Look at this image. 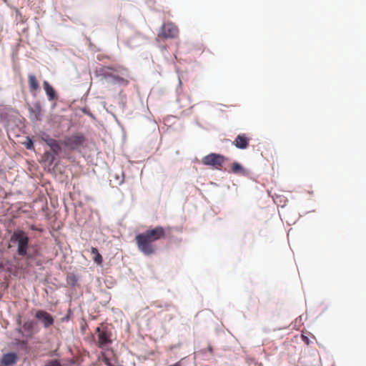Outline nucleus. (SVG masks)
I'll use <instances>...</instances> for the list:
<instances>
[{
    "label": "nucleus",
    "instance_id": "f257e3e1",
    "mask_svg": "<svg viewBox=\"0 0 366 366\" xmlns=\"http://www.w3.org/2000/svg\"><path fill=\"white\" fill-rule=\"evenodd\" d=\"M166 237V230L162 226H157L135 237V242L138 249L146 256H150L155 253L157 247L156 241Z\"/></svg>",
    "mask_w": 366,
    "mask_h": 366
},
{
    "label": "nucleus",
    "instance_id": "f03ea898",
    "mask_svg": "<svg viewBox=\"0 0 366 366\" xmlns=\"http://www.w3.org/2000/svg\"><path fill=\"white\" fill-rule=\"evenodd\" d=\"M98 75L102 79L110 82L112 84H119L124 86H127L129 83V72L127 68L118 66H104L99 69Z\"/></svg>",
    "mask_w": 366,
    "mask_h": 366
},
{
    "label": "nucleus",
    "instance_id": "7ed1b4c3",
    "mask_svg": "<svg viewBox=\"0 0 366 366\" xmlns=\"http://www.w3.org/2000/svg\"><path fill=\"white\" fill-rule=\"evenodd\" d=\"M11 239L16 242L18 244V254L20 256L26 255L29 241L26 233L22 230L16 231L14 233Z\"/></svg>",
    "mask_w": 366,
    "mask_h": 366
},
{
    "label": "nucleus",
    "instance_id": "20e7f679",
    "mask_svg": "<svg viewBox=\"0 0 366 366\" xmlns=\"http://www.w3.org/2000/svg\"><path fill=\"white\" fill-rule=\"evenodd\" d=\"M225 162V157L219 154L211 153L204 157L202 163L206 166H211L216 169H220Z\"/></svg>",
    "mask_w": 366,
    "mask_h": 366
},
{
    "label": "nucleus",
    "instance_id": "39448f33",
    "mask_svg": "<svg viewBox=\"0 0 366 366\" xmlns=\"http://www.w3.org/2000/svg\"><path fill=\"white\" fill-rule=\"evenodd\" d=\"M179 35L178 27L172 22L164 24L158 33V37L162 39H174Z\"/></svg>",
    "mask_w": 366,
    "mask_h": 366
},
{
    "label": "nucleus",
    "instance_id": "423d86ee",
    "mask_svg": "<svg viewBox=\"0 0 366 366\" xmlns=\"http://www.w3.org/2000/svg\"><path fill=\"white\" fill-rule=\"evenodd\" d=\"M95 332L97 334V345L99 348L104 349L112 343V334L106 327H97Z\"/></svg>",
    "mask_w": 366,
    "mask_h": 366
},
{
    "label": "nucleus",
    "instance_id": "0eeeda50",
    "mask_svg": "<svg viewBox=\"0 0 366 366\" xmlns=\"http://www.w3.org/2000/svg\"><path fill=\"white\" fill-rule=\"evenodd\" d=\"M84 142V137L82 134H76L71 135V137H66L64 141V144L66 147L71 149H76L82 145Z\"/></svg>",
    "mask_w": 366,
    "mask_h": 366
},
{
    "label": "nucleus",
    "instance_id": "6e6552de",
    "mask_svg": "<svg viewBox=\"0 0 366 366\" xmlns=\"http://www.w3.org/2000/svg\"><path fill=\"white\" fill-rule=\"evenodd\" d=\"M35 317L41 321L46 328L51 326L54 322L53 317L49 313L44 310H37L35 314Z\"/></svg>",
    "mask_w": 366,
    "mask_h": 366
},
{
    "label": "nucleus",
    "instance_id": "1a4fd4ad",
    "mask_svg": "<svg viewBox=\"0 0 366 366\" xmlns=\"http://www.w3.org/2000/svg\"><path fill=\"white\" fill-rule=\"evenodd\" d=\"M233 144L239 149H244L249 145V139L244 134H239L233 142Z\"/></svg>",
    "mask_w": 366,
    "mask_h": 366
},
{
    "label": "nucleus",
    "instance_id": "9d476101",
    "mask_svg": "<svg viewBox=\"0 0 366 366\" xmlns=\"http://www.w3.org/2000/svg\"><path fill=\"white\" fill-rule=\"evenodd\" d=\"M42 139L50 147L51 151L55 154H58L60 152L61 147L56 139L50 138L48 135L42 137Z\"/></svg>",
    "mask_w": 366,
    "mask_h": 366
},
{
    "label": "nucleus",
    "instance_id": "9b49d317",
    "mask_svg": "<svg viewBox=\"0 0 366 366\" xmlns=\"http://www.w3.org/2000/svg\"><path fill=\"white\" fill-rule=\"evenodd\" d=\"M17 355L14 352L4 354L1 358V364L5 366L12 365L17 361Z\"/></svg>",
    "mask_w": 366,
    "mask_h": 366
},
{
    "label": "nucleus",
    "instance_id": "f8f14e48",
    "mask_svg": "<svg viewBox=\"0 0 366 366\" xmlns=\"http://www.w3.org/2000/svg\"><path fill=\"white\" fill-rule=\"evenodd\" d=\"M22 329L26 332L27 337H32L37 331L35 330V323L32 320L26 321L24 323Z\"/></svg>",
    "mask_w": 366,
    "mask_h": 366
},
{
    "label": "nucleus",
    "instance_id": "ddd939ff",
    "mask_svg": "<svg viewBox=\"0 0 366 366\" xmlns=\"http://www.w3.org/2000/svg\"><path fill=\"white\" fill-rule=\"evenodd\" d=\"M28 82L29 85V90L31 93H35L37 90H39V84L34 74H29Z\"/></svg>",
    "mask_w": 366,
    "mask_h": 366
},
{
    "label": "nucleus",
    "instance_id": "4468645a",
    "mask_svg": "<svg viewBox=\"0 0 366 366\" xmlns=\"http://www.w3.org/2000/svg\"><path fill=\"white\" fill-rule=\"evenodd\" d=\"M44 89L48 96L49 100L52 101L56 99V92L54 88L49 84L47 81L43 82Z\"/></svg>",
    "mask_w": 366,
    "mask_h": 366
},
{
    "label": "nucleus",
    "instance_id": "2eb2a0df",
    "mask_svg": "<svg viewBox=\"0 0 366 366\" xmlns=\"http://www.w3.org/2000/svg\"><path fill=\"white\" fill-rule=\"evenodd\" d=\"M91 253L93 254L94 256L93 257V259L94 261L98 264H100L102 263V255L99 253L98 252V249L95 247H92L91 249Z\"/></svg>",
    "mask_w": 366,
    "mask_h": 366
},
{
    "label": "nucleus",
    "instance_id": "dca6fc26",
    "mask_svg": "<svg viewBox=\"0 0 366 366\" xmlns=\"http://www.w3.org/2000/svg\"><path fill=\"white\" fill-rule=\"evenodd\" d=\"M41 107L39 104L34 105V107L30 109V112L34 114L35 119H38L41 114Z\"/></svg>",
    "mask_w": 366,
    "mask_h": 366
},
{
    "label": "nucleus",
    "instance_id": "f3484780",
    "mask_svg": "<svg viewBox=\"0 0 366 366\" xmlns=\"http://www.w3.org/2000/svg\"><path fill=\"white\" fill-rule=\"evenodd\" d=\"M103 362L107 366H120L116 360H111L106 356H103Z\"/></svg>",
    "mask_w": 366,
    "mask_h": 366
},
{
    "label": "nucleus",
    "instance_id": "a211bd4d",
    "mask_svg": "<svg viewBox=\"0 0 366 366\" xmlns=\"http://www.w3.org/2000/svg\"><path fill=\"white\" fill-rule=\"evenodd\" d=\"M232 172L235 174L241 173L243 172V168L242 165L237 162H234L232 164L231 167Z\"/></svg>",
    "mask_w": 366,
    "mask_h": 366
},
{
    "label": "nucleus",
    "instance_id": "6ab92c4d",
    "mask_svg": "<svg viewBox=\"0 0 366 366\" xmlns=\"http://www.w3.org/2000/svg\"><path fill=\"white\" fill-rule=\"evenodd\" d=\"M46 366H61L60 362L58 360H51Z\"/></svg>",
    "mask_w": 366,
    "mask_h": 366
},
{
    "label": "nucleus",
    "instance_id": "aec40b11",
    "mask_svg": "<svg viewBox=\"0 0 366 366\" xmlns=\"http://www.w3.org/2000/svg\"><path fill=\"white\" fill-rule=\"evenodd\" d=\"M25 147L28 149H31L34 147L33 142L31 139L28 138L27 141L25 142Z\"/></svg>",
    "mask_w": 366,
    "mask_h": 366
},
{
    "label": "nucleus",
    "instance_id": "412c9836",
    "mask_svg": "<svg viewBox=\"0 0 366 366\" xmlns=\"http://www.w3.org/2000/svg\"><path fill=\"white\" fill-rule=\"evenodd\" d=\"M302 340L307 344L308 345L309 344V338L307 337H306L305 335H302Z\"/></svg>",
    "mask_w": 366,
    "mask_h": 366
},
{
    "label": "nucleus",
    "instance_id": "4be33fe9",
    "mask_svg": "<svg viewBox=\"0 0 366 366\" xmlns=\"http://www.w3.org/2000/svg\"><path fill=\"white\" fill-rule=\"evenodd\" d=\"M20 345H24V346H26L27 342H26V341H24V340H23V341H21V342H20Z\"/></svg>",
    "mask_w": 366,
    "mask_h": 366
}]
</instances>
